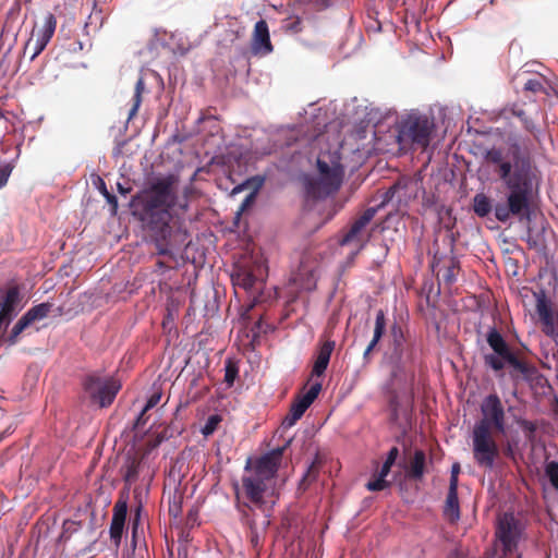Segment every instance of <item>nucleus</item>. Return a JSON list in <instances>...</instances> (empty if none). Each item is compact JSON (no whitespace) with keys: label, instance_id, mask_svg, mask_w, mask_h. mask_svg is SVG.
Returning a JSON list of instances; mask_svg holds the SVG:
<instances>
[{"label":"nucleus","instance_id":"nucleus-30","mask_svg":"<svg viewBox=\"0 0 558 558\" xmlns=\"http://www.w3.org/2000/svg\"><path fill=\"white\" fill-rule=\"evenodd\" d=\"M386 316L383 310L377 311L376 318H375V327H374V335L373 339L371 340L372 347H376L383 336L386 332Z\"/></svg>","mask_w":558,"mask_h":558},{"label":"nucleus","instance_id":"nucleus-2","mask_svg":"<svg viewBox=\"0 0 558 558\" xmlns=\"http://www.w3.org/2000/svg\"><path fill=\"white\" fill-rule=\"evenodd\" d=\"M510 155L511 160H505L504 151L495 147L485 154L486 161L496 166V173L507 190L506 202L494 207L496 219L502 223L511 217L530 220L538 190L537 171L531 159L522 154L518 144L511 145Z\"/></svg>","mask_w":558,"mask_h":558},{"label":"nucleus","instance_id":"nucleus-23","mask_svg":"<svg viewBox=\"0 0 558 558\" xmlns=\"http://www.w3.org/2000/svg\"><path fill=\"white\" fill-rule=\"evenodd\" d=\"M426 456L423 450H415L410 465L407 469V477L413 481H421L425 473Z\"/></svg>","mask_w":558,"mask_h":558},{"label":"nucleus","instance_id":"nucleus-15","mask_svg":"<svg viewBox=\"0 0 558 558\" xmlns=\"http://www.w3.org/2000/svg\"><path fill=\"white\" fill-rule=\"evenodd\" d=\"M52 304L44 302L31 307L13 326L11 332L5 338V342L13 345L19 341L20 335L26 330L34 323L39 322L48 317L51 312Z\"/></svg>","mask_w":558,"mask_h":558},{"label":"nucleus","instance_id":"nucleus-17","mask_svg":"<svg viewBox=\"0 0 558 558\" xmlns=\"http://www.w3.org/2000/svg\"><path fill=\"white\" fill-rule=\"evenodd\" d=\"M320 390L322 384L315 383L310 387V389L305 393L296 396L290 407L288 415L284 417L282 422V425L284 427L293 426L303 416V414L310 408V405L315 401Z\"/></svg>","mask_w":558,"mask_h":558},{"label":"nucleus","instance_id":"nucleus-25","mask_svg":"<svg viewBox=\"0 0 558 558\" xmlns=\"http://www.w3.org/2000/svg\"><path fill=\"white\" fill-rule=\"evenodd\" d=\"M444 517L451 523H456L460 519V506L458 499V493L448 492L445 506Z\"/></svg>","mask_w":558,"mask_h":558},{"label":"nucleus","instance_id":"nucleus-21","mask_svg":"<svg viewBox=\"0 0 558 558\" xmlns=\"http://www.w3.org/2000/svg\"><path fill=\"white\" fill-rule=\"evenodd\" d=\"M20 294L15 288L9 289L0 304V332L4 331L15 315Z\"/></svg>","mask_w":558,"mask_h":558},{"label":"nucleus","instance_id":"nucleus-32","mask_svg":"<svg viewBox=\"0 0 558 558\" xmlns=\"http://www.w3.org/2000/svg\"><path fill=\"white\" fill-rule=\"evenodd\" d=\"M404 189H405V184H402L401 182H396L383 194V199H381L380 204L378 206H376L375 208H377V210H378L379 208L384 207L386 204L392 202L395 196L400 192V190H404Z\"/></svg>","mask_w":558,"mask_h":558},{"label":"nucleus","instance_id":"nucleus-52","mask_svg":"<svg viewBox=\"0 0 558 558\" xmlns=\"http://www.w3.org/2000/svg\"><path fill=\"white\" fill-rule=\"evenodd\" d=\"M447 558H466V557L464 555H461V554L454 551V553H451L450 555H448Z\"/></svg>","mask_w":558,"mask_h":558},{"label":"nucleus","instance_id":"nucleus-5","mask_svg":"<svg viewBox=\"0 0 558 558\" xmlns=\"http://www.w3.org/2000/svg\"><path fill=\"white\" fill-rule=\"evenodd\" d=\"M512 85L524 101L543 105L558 101V80L539 72L519 70L512 77Z\"/></svg>","mask_w":558,"mask_h":558},{"label":"nucleus","instance_id":"nucleus-38","mask_svg":"<svg viewBox=\"0 0 558 558\" xmlns=\"http://www.w3.org/2000/svg\"><path fill=\"white\" fill-rule=\"evenodd\" d=\"M161 399V393L160 392H154L147 400L145 407H144V412H147L148 410L155 408L159 401Z\"/></svg>","mask_w":558,"mask_h":558},{"label":"nucleus","instance_id":"nucleus-54","mask_svg":"<svg viewBox=\"0 0 558 558\" xmlns=\"http://www.w3.org/2000/svg\"><path fill=\"white\" fill-rule=\"evenodd\" d=\"M118 190L121 194H126L130 192V189H124L120 183H118Z\"/></svg>","mask_w":558,"mask_h":558},{"label":"nucleus","instance_id":"nucleus-36","mask_svg":"<svg viewBox=\"0 0 558 558\" xmlns=\"http://www.w3.org/2000/svg\"><path fill=\"white\" fill-rule=\"evenodd\" d=\"M12 171L13 166L11 163H4L0 167V190L7 185Z\"/></svg>","mask_w":558,"mask_h":558},{"label":"nucleus","instance_id":"nucleus-3","mask_svg":"<svg viewBox=\"0 0 558 558\" xmlns=\"http://www.w3.org/2000/svg\"><path fill=\"white\" fill-rule=\"evenodd\" d=\"M483 417L475 423L472 433L473 457L475 462L485 469H493L500 451L493 432L504 434L506 416L500 398L496 393L487 396L482 404Z\"/></svg>","mask_w":558,"mask_h":558},{"label":"nucleus","instance_id":"nucleus-9","mask_svg":"<svg viewBox=\"0 0 558 558\" xmlns=\"http://www.w3.org/2000/svg\"><path fill=\"white\" fill-rule=\"evenodd\" d=\"M82 387L92 403L98 404L100 408H107L114 401L121 389V383L112 376L90 373L83 378Z\"/></svg>","mask_w":558,"mask_h":558},{"label":"nucleus","instance_id":"nucleus-13","mask_svg":"<svg viewBox=\"0 0 558 558\" xmlns=\"http://www.w3.org/2000/svg\"><path fill=\"white\" fill-rule=\"evenodd\" d=\"M533 296L543 333L558 344V312L553 308V303L544 289L533 291Z\"/></svg>","mask_w":558,"mask_h":558},{"label":"nucleus","instance_id":"nucleus-49","mask_svg":"<svg viewBox=\"0 0 558 558\" xmlns=\"http://www.w3.org/2000/svg\"><path fill=\"white\" fill-rule=\"evenodd\" d=\"M461 469H460V464L459 463H453L452 466H451V474L450 476H459V473H460Z\"/></svg>","mask_w":558,"mask_h":558},{"label":"nucleus","instance_id":"nucleus-24","mask_svg":"<svg viewBox=\"0 0 558 558\" xmlns=\"http://www.w3.org/2000/svg\"><path fill=\"white\" fill-rule=\"evenodd\" d=\"M391 466L389 464L383 463L380 470L375 475L374 480H371L366 483V488L369 492H380L387 489L391 486V482L386 477L390 473Z\"/></svg>","mask_w":558,"mask_h":558},{"label":"nucleus","instance_id":"nucleus-51","mask_svg":"<svg viewBox=\"0 0 558 558\" xmlns=\"http://www.w3.org/2000/svg\"><path fill=\"white\" fill-rule=\"evenodd\" d=\"M74 524H75V522H73V521H65L64 524H63L64 531L68 532L70 530H72V526Z\"/></svg>","mask_w":558,"mask_h":558},{"label":"nucleus","instance_id":"nucleus-42","mask_svg":"<svg viewBox=\"0 0 558 558\" xmlns=\"http://www.w3.org/2000/svg\"><path fill=\"white\" fill-rule=\"evenodd\" d=\"M169 513L177 518L181 513V501L173 500L169 506Z\"/></svg>","mask_w":558,"mask_h":558},{"label":"nucleus","instance_id":"nucleus-4","mask_svg":"<svg viewBox=\"0 0 558 558\" xmlns=\"http://www.w3.org/2000/svg\"><path fill=\"white\" fill-rule=\"evenodd\" d=\"M414 343L399 323H393L389 331L388 360L391 365V384L407 389L414 380Z\"/></svg>","mask_w":558,"mask_h":558},{"label":"nucleus","instance_id":"nucleus-16","mask_svg":"<svg viewBox=\"0 0 558 558\" xmlns=\"http://www.w3.org/2000/svg\"><path fill=\"white\" fill-rule=\"evenodd\" d=\"M377 208H366L350 226L349 230L343 234L339 241L340 245H348L354 243L361 247L367 242L369 234L366 228L374 219Z\"/></svg>","mask_w":558,"mask_h":558},{"label":"nucleus","instance_id":"nucleus-18","mask_svg":"<svg viewBox=\"0 0 558 558\" xmlns=\"http://www.w3.org/2000/svg\"><path fill=\"white\" fill-rule=\"evenodd\" d=\"M271 482L252 473L242 477V488L245 497L258 509H263L265 496L271 487Z\"/></svg>","mask_w":558,"mask_h":558},{"label":"nucleus","instance_id":"nucleus-28","mask_svg":"<svg viewBox=\"0 0 558 558\" xmlns=\"http://www.w3.org/2000/svg\"><path fill=\"white\" fill-rule=\"evenodd\" d=\"M459 271H460L459 260L454 256L449 257L445 262V265H444V274H442L444 281L447 284H452L453 282H456Z\"/></svg>","mask_w":558,"mask_h":558},{"label":"nucleus","instance_id":"nucleus-40","mask_svg":"<svg viewBox=\"0 0 558 558\" xmlns=\"http://www.w3.org/2000/svg\"><path fill=\"white\" fill-rule=\"evenodd\" d=\"M255 195L256 193L255 192H252L250 193L245 198L244 201L242 202L241 206H240V209L238 211V215H240L241 213H243L244 210H246L248 207L252 206V204L254 203L255 201Z\"/></svg>","mask_w":558,"mask_h":558},{"label":"nucleus","instance_id":"nucleus-12","mask_svg":"<svg viewBox=\"0 0 558 558\" xmlns=\"http://www.w3.org/2000/svg\"><path fill=\"white\" fill-rule=\"evenodd\" d=\"M56 27L57 19L51 12H47L43 21L34 25L31 37L24 46V54H28L31 61L45 50L56 32Z\"/></svg>","mask_w":558,"mask_h":558},{"label":"nucleus","instance_id":"nucleus-33","mask_svg":"<svg viewBox=\"0 0 558 558\" xmlns=\"http://www.w3.org/2000/svg\"><path fill=\"white\" fill-rule=\"evenodd\" d=\"M239 368L235 363L231 360H228L225 365V383L231 387L234 384L235 378L238 377Z\"/></svg>","mask_w":558,"mask_h":558},{"label":"nucleus","instance_id":"nucleus-47","mask_svg":"<svg viewBox=\"0 0 558 558\" xmlns=\"http://www.w3.org/2000/svg\"><path fill=\"white\" fill-rule=\"evenodd\" d=\"M302 22L301 20L298 17L294 22L291 23V25L289 26V29L298 33V32H301L302 29V26H301Z\"/></svg>","mask_w":558,"mask_h":558},{"label":"nucleus","instance_id":"nucleus-50","mask_svg":"<svg viewBox=\"0 0 558 558\" xmlns=\"http://www.w3.org/2000/svg\"><path fill=\"white\" fill-rule=\"evenodd\" d=\"M375 349V347H372V342L368 343V345L366 347L364 353H363V357L364 360H367L368 359V355L369 353Z\"/></svg>","mask_w":558,"mask_h":558},{"label":"nucleus","instance_id":"nucleus-41","mask_svg":"<svg viewBox=\"0 0 558 558\" xmlns=\"http://www.w3.org/2000/svg\"><path fill=\"white\" fill-rule=\"evenodd\" d=\"M248 529H250V541H251L253 547L256 548L257 546H259V543H260V537L258 535L256 525H253V527H248Z\"/></svg>","mask_w":558,"mask_h":558},{"label":"nucleus","instance_id":"nucleus-58","mask_svg":"<svg viewBox=\"0 0 558 558\" xmlns=\"http://www.w3.org/2000/svg\"><path fill=\"white\" fill-rule=\"evenodd\" d=\"M513 113L518 117H522L523 116V110H518V111H513Z\"/></svg>","mask_w":558,"mask_h":558},{"label":"nucleus","instance_id":"nucleus-53","mask_svg":"<svg viewBox=\"0 0 558 558\" xmlns=\"http://www.w3.org/2000/svg\"><path fill=\"white\" fill-rule=\"evenodd\" d=\"M138 110V107H131V110L129 112V119H132Z\"/></svg>","mask_w":558,"mask_h":558},{"label":"nucleus","instance_id":"nucleus-31","mask_svg":"<svg viewBox=\"0 0 558 558\" xmlns=\"http://www.w3.org/2000/svg\"><path fill=\"white\" fill-rule=\"evenodd\" d=\"M320 464H322V462H320L319 458L316 457L314 459V461L311 463V465L307 468V471L304 474V476L302 477L301 483H300L301 486L306 488L308 485H311L313 482L316 481V478L318 477V474H319Z\"/></svg>","mask_w":558,"mask_h":558},{"label":"nucleus","instance_id":"nucleus-45","mask_svg":"<svg viewBox=\"0 0 558 558\" xmlns=\"http://www.w3.org/2000/svg\"><path fill=\"white\" fill-rule=\"evenodd\" d=\"M389 405H390L391 410L393 411V413L397 415L398 408H399V401H398V396L396 393L390 398Z\"/></svg>","mask_w":558,"mask_h":558},{"label":"nucleus","instance_id":"nucleus-39","mask_svg":"<svg viewBox=\"0 0 558 558\" xmlns=\"http://www.w3.org/2000/svg\"><path fill=\"white\" fill-rule=\"evenodd\" d=\"M138 471L135 462H132L125 472L124 480L126 482L134 481L137 477Z\"/></svg>","mask_w":558,"mask_h":558},{"label":"nucleus","instance_id":"nucleus-11","mask_svg":"<svg viewBox=\"0 0 558 558\" xmlns=\"http://www.w3.org/2000/svg\"><path fill=\"white\" fill-rule=\"evenodd\" d=\"M163 92L162 77L151 69H143L135 83L133 105L157 102Z\"/></svg>","mask_w":558,"mask_h":558},{"label":"nucleus","instance_id":"nucleus-19","mask_svg":"<svg viewBox=\"0 0 558 558\" xmlns=\"http://www.w3.org/2000/svg\"><path fill=\"white\" fill-rule=\"evenodd\" d=\"M128 514V501L124 498H119L112 509V519L110 524V538L119 547L121 544L125 520Z\"/></svg>","mask_w":558,"mask_h":558},{"label":"nucleus","instance_id":"nucleus-35","mask_svg":"<svg viewBox=\"0 0 558 558\" xmlns=\"http://www.w3.org/2000/svg\"><path fill=\"white\" fill-rule=\"evenodd\" d=\"M545 473L553 487L558 490V462H548L545 468Z\"/></svg>","mask_w":558,"mask_h":558},{"label":"nucleus","instance_id":"nucleus-27","mask_svg":"<svg viewBox=\"0 0 558 558\" xmlns=\"http://www.w3.org/2000/svg\"><path fill=\"white\" fill-rule=\"evenodd\" d=\"M473 210L478 217H486L493 210L490 198L484 193L476 194L473 198Z\"/></svg>","mask_w":558,"mask_h":558},{"label":"nucleus","instance_id":"nucleus-8","mask_svg":"<svg viewBox=\"0 0 558 558\" xmlns=\"http://www.w3.org/2000/svg\"><path fill=\"white\" fill-rule=\"evenodd\" d=\"M436 124L433 117L416 112L408 114L398 124V142L427 148Z\"/></svg>","mask_w":558,"mask_h":558},{"label":"nucleus","instance_id":"nucleus-55","mask_svg":"<svg viewBox=\"0 0 558 558\" xmlns=\"http://www.w3.org/2000/svg\"><path fill=\"white\" fill-rule=\"evenodd\" d=\"M553 411H554L555 416L558 418V399L555 402Z\"/></svg>","mask_w":558,"mask_h":558},{"label":"nucleus","instance_id":"nucleus-57","mask_svg":"<svg viewBox=\"0 0 558 558\" xmlns=\"http://www.w3.org/2000/svg\"><path fill=\"white\" fill-rule=\"evenodd\" d=\"M156 266H157L158 268H163V267H166V265H165V263H163L162 260H158V262L156 263Z\"/></svg>","mask_w":558,"mask_h":558},{"label":"nucleus","instance_id":"nucleus-46","mask_svg":"<svg viewBox=\"0 0 558 558\" xmlns=\"http://www.w3.org/2000/svg\"><path fill=\"white\" fill-rule=\"evenodd\" d=\"M140 511H141V509L138 508L137 511H136L135 517L132 520L133 537H135V535H136V531H137V526H138V521H140Z\"/></svg>","mask_w":558,"mask_h":558},{"label":"nucleus","instance_id":"nucleus-56","mask_svg":"<svg viewBox=\"0 0 558 558\" xmlns=\"http://www.w3.org/2000/svg\"><path fill=\"white\" fill-rule=\"evenodd\" d=\"M385 463L389 464L390 466H392L396 463V461L393 459H390V458L386 457Z\"/></svg>","mask_w":558,"mask_h":558},{"label":"nucleus","instance_id":"nucleus-1","mask_svg":"<svg viewBox=\"0 0 558 558\" xmlns=\"http://www.w3.org/2000/svg\"><path fill=\"white\" fill-rule=\"evenodd\" d=\"M179 177L172 173L154 177L136 198L138 219L147 227L157 254L173 256V250L185 245L189 232L186 197L179 195Z\"/></svg>","mask_w":558,"mask_h":558},{"label":"nucleus","instance_id":"nucleus-26","mask_svg":"<svg viewBox=\"0 0 558 558\" xmlns=\"http://www.w3.org/2000/svg\"><path fill=\"white\" fill-rule=\"evenodd\" d=\"M232 282L234 287H239L244 289L245 291H248L254 287L256 282V277L251 270L246 268H239L232 275Z\"/></svg>","mask_w":558,"mask_h":558},{"label":"nucleus","instance_id":"nucleus-29","mask_svg":"<svg viewBox=\"0 0 558 558\" xmlns=\"http://www.w3.org/2000/svg\"><path fill=\"white\" fill-rule=\"evenodd\" d=\"M255 506L253 504L248 502H236V509L241 514V521L243 524L247 525L248 527H253V525H256L255 521Z\"/></svg>","mask_w":558,"mask_h":558},{"label":"nucleus","instance_id":"nucleus-44","mask_svg":"<svg viewBox=\"0 0 558 558\" xmlns=\"http://www.w3.org/2000/svg\"><path fill=\"white\" fill-rule=\"evenodd\" d=\"M458 484H459L458 476H450L448 492L458 493Z\"/></svg>","mask_w":558,"mask_h":558},{"label":"nucleus","instance_id":"nucleus-48","mask_svg":"<svg viewBox=\"0 0 558 558\" xmlns=\"http://www.w3.org/2000/svg\"><path fill=\"white\" fill-rule=\"evenodd\" d=\"M398 456H399V449L396 446L391 447L387 453V457L390 459H393L395 461L397 460Z\"/></svg>","mask_w":558,"mask_h":558},{"label":"nucleus","instance_id":"nucleus-43","mask_svg":"<svg viewBox=\"0 0 558 558\" xmlns=\"http://www.w3.org/2000/svg\"><path fill=\"white\" fill-rule=\"evenodd\" d=\"M146 413L147 412H144V409L141 411V413L137 415V417L135 420L134 428H142L146 424V422H147Z\"/></svg>","mask_w":558,"mask_h":558},{"label":"nucleus","instance_id":"nucleus-14","mask_svg":"<svg viewBox=\"0 0 558 558\" xmlns=\"http://www.w3.org/2000/svg\"><path fill=\"white\" fill-rule=\"evenodd\" d=\"M290 441L259 457L253 466L252 474L272 483L281 464L283 452Z\"/></svg>","mask_w":558,"mask_h":558},{"label":"nucleus","instance_id":"nucleus-20","mask_svg":"<svg viewBox=\"0 0 558 558\" xmlns=\"http://www.w3.org/2000/svg\"><path fill=\"white\" fill-rule=\"evenodd\" d=\"M252 50L255 54H268L272 52L274 47L269 37V29L265 20H259L254 26Z\"/></svg>","mask_w":558,"mask_h":558},{"label":"nucleus","instance_id":"nucleus-10","mask_svg":"<svg viewBox=\"0 0 558 558\" xmlns=\"http://www.w3.org/2000/svg\"><path fill=\"white\" fill-rule=\"evenodd\" d=\"M523 530L521 521L512 512H506L499 517L496 537L502 546L500 558H509L517 551Z\"/></svg>","mask_w":558,"mask_h":558},{"label":"nucleus","instance_id":"nucleus-7","mask_svg":"<svg viewBox=\"0 0 558 558\" xmlns=\"http://www.w3.org/2000/svg\"><path fill=\"white\" fill-rule=\"evenodd\" d=\"M486 341L493 352L484 354V364L495 373L502 372L506 365H510L514 371L524 376L530 375L534 371L525 361L518 357L504 336L495 327L489 328L487 331Z\"/></svg>","mask_w":558,"mask_h":558},{"label":"nucleus","instance_id":"nucleus-37","mask_svg":"<svg viewBox=\"0 0 558 558\" xmlns=\"http://www.w3.org/2000/svg\"><path fill=\"white\" fill-rule=\"evenodd\" d=\"M101 193L105 196V198L107 199V202L111 205L112 214H116L117 209H118V199L113 194H111L107 191L104 182H101Z\"/></svg>","mask_w":558,"mask_h":558},{"label":"nucleus","instance_id":"nucleus-6","mask_svg":"<svg viewBox=\"0 0 558 558\" xmlns=\"http://www.w3.org/2000/svg\"><path fill=\"white\" fill-rule=\"evenodd\" d=\"M317 177L305 175L304 187L307 197L323 199L336 193L341 187L344 168L338 160L330 162L317 158Z\"/></svg>","mask_w":558,"mask_h":558},{"label":"nucleus","instance_id":"nucleus-22","mask_svg":"<svg viewBox=\"0 0 558 558\" xmlns=\"http://www.w3.org/2000/svg\"><path fill=\"white\" fill-rule=\"evenodd\" d=\"M335 347L336 342L330 339L320 343L315 354V361L311 373L312 376L320 377L325 374Z\"/></svg>","mask_w":558,"mask_h":558},{"label":"nucleus","instance_id":"nucleus-34","mask_svg":"<svg viewBox=\"0 0 558 558\" xmlns=\"http://www.w3.org/2000/svg\"><path fill=\"white\" fill-rule=\"evenodd\" d=\"M221 421L222 420H221L220 415H218V414L210 415L206 420V423H205L204 427L202 428L203 435L206 436V437L209 436V435H213L217 430V428H218L219 424L221 423Z\"/></svg>","mask_w":558,"mask_h":558}]
</instances>
